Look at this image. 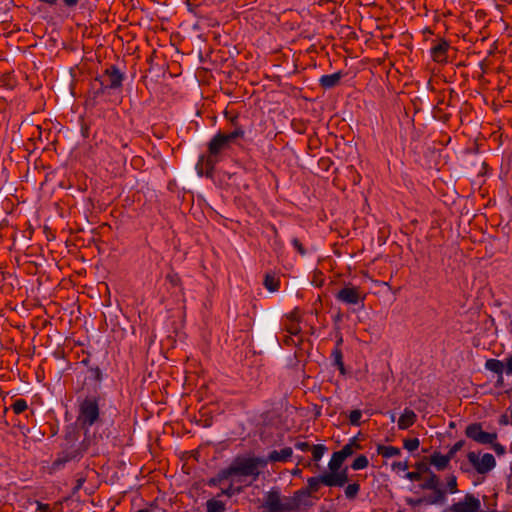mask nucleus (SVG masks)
I'll list each match as a JSON object with an SVG mask.
<instances>
[{
    "instance_id": "1",
    "label": "nucleus",
    "mask_w": 512,
    "mask_h": 512,
    "mask_svg": "<svg viewBox=\"0 0 512 512\" xmlns=\"http://www.w3.org/2000/svg\"><path fill=\"white\" fill-rule=\"evenodd\" d=\"M225 117L230 121L234 129L229 133H216L207 144V155H201L196 165L198 174L203 175L200 165L205 167V176L211 178L214 173L215 166L222 160L224 152L229 150L233 144H237L239 140H244L246 131L243 126L238 124L239 116H229V112L225 111Z\"/></svg>"
},
{
    "instance_id": "2",
    "label": "nucleus",
    "mask_w": 512,
    "mask_h": 512,
    "mask_svg": "<svg viewBox=\"0 0 512 512\" xmlns=\"http://www.w3.org/2000/svg\"><path fill=\"white\" fill-rule=\"evenodd\" d=\"M78 438L79 433L76 429L72 428L70 431H67L64 442L61 445L62 449L52 462V470L58 471L62 469L66 463L80 460L92 445H97L104 439V432L100 433L99 436H97L96 433H93V435H84L81 441H79Z\"/></svg>"
},
{
    "instance_id": "3",
    "label": "nucleus",
    "mask_w": 512,
    "mask_h": 512,
    "mask_svg": "<svg viewBox=\"0 0 512 512\" xmlns=\"http://www.w3.org/2000/svg\"><path fill=\"white\" fill-rule=\"evenodd\" d=\"M266 465V461L260 457L237 456L231 464L221 469L214 477L207 480L209 487H216L224 480L237 478L238 482H242L243 478L251 477L252 481H256L261 473L260 469Z\"/></svg>"
},
{
    "instance_id": "4",
    "label": "nucleus",
    "mask_w": 512,
    "mask_h": 512,
    "mask_svg": "<svg viewBox=\"0 0 512 512\" xmlns=\"http://www.w3.org/2000/svg\"><path fill=\"white\" fill-rule=\"evenodd\" d=\"M125 74L116 66L109 65L105 70L97 75L90 84L86 107L93 108L98 104V100L110 91H121Z\"/></svg>"
},
{
    "instance_id": "5",
    "label": "nucleus",
    "mask_w": 512,
    "mask_h": 512,
    "mask_svg": "<svg viewBox=\"0 0 512 512\" xmlns=\"http://www.w3.org/2000/svg\"><path fill=\"white\" fill-rule=\"evenodd\" d=\"M100 400L99 395H87L78 403L76 423L83 430L85 436L93 435V433H96L97 436L100 434L102 426ZM103 432L105 430L101 431V433ZM104 436L108 438L109 434L104 433Z\"/></svg>"
},
{
    "instance_id": "6",
    "label": "nucleus",
    "mask_w": 512,
    "mask_h": 512,
    "mask_svg": "<svg viewBox=\"0 0 512 512\" xmlns=\"http://www.w3.org/2000/svg\"><path fill=\"white\" fill-rule=\"evenodd\" d=\"M467 438L481 445L493 444L497 440L496 432H486L483 430L482 423L474 422L469 424L465 429Z\"/></svg>"
},
{
    "instance_id": "7",
    "label": "nucleus",
    "mask_w": 512,
    "mask_h": 512,
    "mask_svg": "<svg viewBox=\"0 0 512 512\" xmlns=\"http://www.w3.org/2000/svg\"><path fill=\"white\" fill-rule=\"evenodd\" d=\"M335 298L344 304L357 305L360 309L364 308L365 296L361 295L358 287L345 286L336 293Z\"/></svg>"
},
{
    "instance_id": "8",
    "label": "nucleus",
    "mask_w": 512,
    "mask_h": 512,
    "mask_svg": "<svg viewBox=\"0 0 512 512\" xmlns=\"http://www.w3.org/2000/svg\"><path fill=\"white\" fill-rule=\"evenodd\" d=\"M467 459L479 474H486L496 466V460L491 453H484L481 458L475 452H469Z\"/></svg>"
},
{
    "instance_id": "9",
    "label": "nucleus",
    "mask_w": 512,
    "mask_h": 512,
    "mask_svg": "<svg viewBox=\"0 0 512 512\" xmlns=\"http://www.w3.org/2000/svg\"><path fill=\"white\" fill-rule=\"evenodd\" d=\"M451 512H487L481 509V502L474 494L467 493L462 501L452 504L449 509Z\"/></svg>"
},
{
    "instance_id": "10",
    "label": "nucleus",
    "mask_w": 512,
    "mask_h": 512,
    "mask_svg": "<svg viewBox=\"0 0 512 512\" xmlns=\"http://www.w3.org/2000/svg\"><path fill=\"white\" fill-rule=\"evenodd\" d=\"M281 492L278 487H273L264 494V499L259 507L261 512H281Z\"/></svg>"
},
{
    "instance_id": "11",
    "label": "nucleus",
    "mask_w": 512,
    "mask_h": 512,
    "mask_svg": "<svg viewBox=\"0 0 512 512\" xmlns=\"http://www.w3.org/2000/svg\"><path fill=\"white\" fill-rule=\"evenodd\" d=\"M328 487H343L348 482V468L325 473L324 479Z\"/></svg>"
},
{
    "instance_id": "12",
    "label": "nucleus",
    "mask_w": 512,
    "mask_h": 512,
    "mask_svg": "<svg viewBox=\"0 0 512 512\" xmlns=\"http://www.w3.org/2000/svg\"><path fill=\"white\" fill-rule=\"evenodd\" d=\"M449 48V42L445 39H441L430 49L432 59L437 63L447 62V52Z\"/></svg>"
},
{
    "instance_id": "13",
    "label": "nucleus",
    "mask_w": 512,
    "mask_h": 512,
    "mask_svg": "<svg viewBox=\"0 0 512 512\" xmlns=\"http://www.w3.org/2000/svg\"><path fill=\"white\" fill-rule=\"evenodd\" d=\"M345 74L342 71H337L333 74L322 75L319 79V85L325 89H332L339 85L341 79Z\"/></svg>"
},
{
    "instance_id": "14",
    "label": "nucleus",
    "mask_w": 512,
    "mask_h": 512,
    "mask_svg": "<svg viewBox=\"0 0 512 512\" xmlns=\"http://www.w3.org/2000/svg\"><path fill=\"white\" fill-rule=\"evenodd\" d=\"M343 342L342 338H339L335 344L334 349L331 352V358L333 360V365L336 366L341 375L346 374V368L343 362V354L341 350V344Z\"/></svg>"
},
{
    "instance_id": "15",
    "label": "nucleus",
    "mask_w": 512,
    "mask_h": 512,
    "mask_svg": "<svg viewBox=\"0 0 512 512\" xmlns=\"http://www.w3.org/2000/svg\"><path fill=\"white\" fill-rule=\"evenodd\" d=\"M416 420H417L416 413L411 409L405 408L403 413L401 414V416L398 419V428L400 430H406L409 427H411L412 425H414Z\"/></svg>"
},
{
    "instance_id": "16",
    "label": "nucleus",
    "mask_w": 512,
    "mask_h": 512,
    "mask_svg": "<svg viewBox=\"0 0 512 512\" xmlns=\"http://www.w3.org/2000/svg\"><path fill=\"white\" fill-rule=\"evenodd\" d=\"M415 471L407 472L405 477L410 481H420L423 474L430 472V465L425 461L415 463Z\"/></svg>"
},
{
    "instance_id": "17",
    "label": "nucleus",
    "mask_w": 512,
    "mask_h": 512,
    "mask_svg": "<svg viewBox=\"0 0 512 512\" xmlns=\"http://www.w3.org/2000/svg\"><path fill=\"white\" fill-rule=\"evenodd\" d=\"M425 505H443L446 503V490L444 489H436L433 490V493L427 496H424Z\"/></svg>"
},
{
    "instance_id": "18",
    "label": "nucleus",
    "mask_w": 512,
    "mask_h": 512,
    "mask_svg": "<svg viewBox=\"0 0 512 512\" xmlns=\"http://www.w3.org/2000/svg\"><path fill=\"white\" fill-rule=\"evenodd\" d=\"M297 504V510L301 507H311L314 503L310 500V495L308 490H304L303 488L295 491L292 496Z\"/></svg>"
},
{
    "instance_id": "19",
    "label": "nucleus",
    "mask_w": 512,
    "mask_h": 512,
    "mask_svg": "<svg viewBox=\"0 0 512 512\" xmlns=\"http://www.w3.org/2000/svg\"><path fill=\"white\" fill-rule=\"evenodd\" d=\"M450 462L449 456L442 455L440 452L435 451L430 456V463L429 465H433L438 471H442L447 468L448 464Z\"/></svg>"
},
{
    "instance_id": "20",
    "label": "nucleus",
    "mask_w": 512,
    "mask_h": 512,
    "mask_svg": "<svg viewBox=\"0 0 512 512\" xmlns=\"http://www.w3.org/2000/svg\"><path fill=\"white\" fill-rule=\"evenodd\" d=\"M292 453L293 451L291 447H285L280 451L273 450L269 453L268 460L271 462H286L290 459Z\"/></svg>"
},
{
    "instance_id": "21",
    "label": "nucleus",
    "mask_w": 512,
    "mask_h": 512,
    "mask_svg": "<svg viewBox=\"0 0 512 512\" xmlns=\"http://www.w3.org/2000/svg\"><path fill=\"white\" fill-rule=\"evenodd\" d=\"M324 477H325V473L320 474L318 476L308 478L307 479V487H304L303 489L308 490L309 495L311 496V494L313 492H317L319 490V487L321 484L327 486V482H325V480H323Z\"/></svg>"
},
{
    "instance_id": "22",
    "label": "nucleus",
    "mask_w": 512,
    "mask_h": 512,
    "mask_svg": "<svg viewBox=\"0 0 512 512\" xmlns=\"http://www.w3.org/2000/svg\"><path fill=\"white\" fill-rule=\"evenodd\" d=\"M376 451L379 455L383 456L384 458H390L401 454V450L398 447L386 446L382 444L377 445Z\"/></svg>"
},
{
    "instance_id": "23",
    "label": "nucleus",
    "mask_w": 512,
    "mask_h": 512,
    "mask_svg": "<svg viewBox=\"0 0 512 512\" xmlns=\"http://www.w3.org/2000/svg\"><path fill=\"white\" fill-rule=\"evenodd\" d=\"M231 482L229 486L225 489H221V491L217 494V497L220 498L221 496H227L232 497L234 495H238L243 492L242 486H234L233 482L237 481V478H230Z\"/></svg>"
},
{
    "instance_id": "24",
    "label": "nucleus",
    "mask_w": 512,
    "mask_h": 512,
    "mask_svg": "<svg viewBox=\"0 0 512 512\" xmlns=\"http://www.w3.org/2000/svg\"><path fill=\"white\" fill-rule=\"evenodd\" d=\"M504 362L498 359H488L485 363V368L501 377L504 372Z\"/></svg>"
},
{
    "instance_id": "25",
    "label": "nucleus",
    "mask_w": 512,
    "mask_h": 512,
    "mask_svg": "<svg viewBox=\"0 0 512 512\" xmlns=\"http://www.w3.org/2000/svg\"><path fill=\"white\" fill-rule=\"evenodd\" d=\"M226 505L221 500L212 498L206 502V512H225Z\"/></svg>"
},
{
    "instance_id": "26",
    "label": "nucleus",
    "mask_w": 512,
    "mask_h": 512,
    "mask_svg": "<svg viewBox=\"0 0 512 512\" xmlns=\"http://www.w3.org/2000/svg\"><path fill=\"white\" fill-rule=\"evenodd\" d=\"M263 285L270 292H276L279 289V280L271 274H266L264 277Z\"/></svg>"
},
{
    "instance_id": "27",
    "label": "nucleus",
    "mask_w": 512,
    "mask_h": 512,
    "mask_svg": "<svg viewBox=\"0 0 512 512\" xmlns=\"http://www.w3.org/2000/svg\"><path fill=\"white\" fill-rule=\"evenodd\" d=\"M344 461H345V458H344V457H342V456L338 453V451L334 452V453L332 454V457H331V459H330L329 463H328V468H329V470H330L331 472L338 471V470L341 468V466H342V464H343V462H344Z\"/></svg>"
},
{
    "instance_id": "28",
    "label": "nucleus",
    "mask_w": 512,
    "mask_h": 512,
    "mask_svg": "<svg viewBox=\"0 0 512 512\" xmlns=\"http://www.w3.org/2000/svg\"><path fill=\"white\" fill-rule=\"evenodd\" d=\"M89 377L88 379L97 383H101L103 380V371L100 369L99 366H90L88 369Z\"/></svg>"
},
{
    "instance_id": "29",
    "label": "nucleus",
    "mask_w": 512,
    "mask_h": 512,
    "mask_svg": "<svg viewBox=\"0 0 512 512\" xmlns=\"http://www.w3.org/2000/svg\"><path fill=\"white\" fill-rule=\"evenodd\" d=\"M360 491V484L357 482L350 483L345 488V496L349 500H353L356 498Z\"/></svg>"
},
{
    "instance_id": "30",
    "label": "nucleus",
    "mask_w": 512,
    "mask_h": 512,
    "mask_svg": "<svg viewBox=\"0 0 512 512\" xmlns=\"http://www.w3.org/2000/svg\"><path fill=\"white\" fill-rule=\"evenodd\" d=\"M353 446L360 448V445L356 443L355 438H352L349 441V443L344 445L343 448L338 451V453L346 459L347 457H349L353 454Z\"/></svg>"
},
{
    "instance_id": "31",
    "label": "nucleus",
    "mask_w": 512,
    "mask_h": 512,
    "mask_svg": "<svg viewBox=\"0 0 512 512\" xmlns=\"http://www.w3.org/2000/svg\"><path fill=\"white\" fill-rule=\"evenodd\" d=\"M297 510V504L295 503L294 498L291 497H285L284 501H282L281 504V512H294Z\"/></svg>"
},
{
    "instance_id": "32",
    "label": "nucleus",
    "mask_w": 512,
    "mask_h": 512,
    "mask_svg": "<svg viewBox=\"0 0 512 512\" xmlns=\"http://www.w3.org/2000/svg\"><path fill=\"white\" fill-rule=\"evenodd\" d=\"M313 460L318 462L323 457L324 453L327 451V447L323 444H316L311 447Z\"/></svg>"
},
{
    "instance_id": "33",
    "label": "nucleus",
    "mask_w": 512,
    "mask_h": 512,
    "mask_svg": "<svg viewBox=\"0 0 512 512\" xmlns=\"http://www.w3.org/2000/svg\"><path fill=\"white\" fill-rule=\"evenodd\" d=\"M369 464L368 458L365 455H359L352 463L353 470L365 469Z\"/></svg>"
},
{
    "instance_id": "34",
    "label": "nucleus",
    "mask_w": 512,
    "mask_h": 512,
    "mask_svg": "<svg viewBox=\"0 0 512 512\" xmlns=\"http://www.w3.org/2000/svg\"><path fill=\"white\" fill-rule=\"evenodd\" d=\"M11 408L15 414H21L28 408V405L25 399L19 398L14 401Z\"/></svg>"
},
{
    "instance_id": "35",
    "label": "nucleus",
    "mask_w": 512,
    "mask_h": 512,
    "mask_svg": "<svg viewBox=\"0 0 512 512\" xmlns=\"http://www.w3.org/2000/svg\"><path fill=\"white\" fill-rule=\"evenodd\" d=\"M420 445V441L418 438H408L403 442V446L408 451L416 450Z\"/></svg>"
},
{
    "instance_id": "36",
    "label": "nucleus",
    "mask_w": 512,
    "mask_h": 512,
    "mask_svg": "<svg viewBox=\"0 0 512 512\" xmlns=\"http://www.w3.org/2000/svg\"><path fill=\"white\" fill-rule=\"evenodd\" d=\"M447 491L450 494H455L458 492L457 488V478L455 475H450L447 477Z\"/></svg>"
},
{
    "instance_id": "37",
    "label": "nucleus",
    "mask_w": 512,
    "mask_h": 512,
    "mask_svg": "<svg viewBox=\"0 0 512 512\" xmlns=\"http://www.w3.org/2000/svg\"><path fill=\"white\" fill-rule=\"evenodd\" d=\"M362 417V412L359 409L352 410L349 414V422L353 426L360 425V419Z\"/></svg>"
},
{
    "instance_id": "38",
    "label": "nucleus",
    "mask_w": 512,
    "mask_h": 512,
    "mask_svg": "<svg viewBox=\"0 0 512 512\" xmlns=\"http://www.w3.org/2000/svg\"><path fill=\"white\" fill-rule=\"evenodd\" d=\"M465 445V440H459L457 441L448 451L447 455L449 456L450 460L455 456V454L463 448Z\"/></svg>"
},
{
    "instance_id": "39",
    "label": "nucleus",
    "mask_w": 512,
    "mask_h": 512,
    "mask_svg": "<svg viewBox=\"0 0 512 512\" xmlns=\"http://www.w3.org/2000/svg\"><path fill=\"white\" fill-rule=\"evenodd\" d=\"M426 474H429L428 481L432 484L434 490L443 489L440 485V478L431 469Z\"/></svg>"
},
{
    "instance_id": "40",
    "label": "nucleus",
    "mask_w": 512,
    "mask_h": 512,
    "mask_svg": "<svg viewBox=\"0 0 512 512\" xmlns=\"http://www.w3.org/2000/svg\"><path fill=\"white\" fill-rule=\"evenodd\" d=\"M166 280L173 286L178 287L181 285V278L178 273H169L166 275Z\"/></svg>"
},
{
    "instance_id": "41",
    "label": "nucleus",
    "mask_w": 512,
    "mask_h": 512,
    "mask_svg": "<svg viewBox=\"0 0 512 512\" xmlns=\"http://www.w3.org/2000/svg\"><path fill=\"white\" fill-rule=\"evenodd\" d=\"M408 462L407 461H396L393 462L391 465L392 470L394 471H406L408 469Z\"/></svg>"
},
{
    "instance_id": "42",
    "label": "nucleus",
    "mask_w": 512,
    "mask_h": 512,
    "mask_svg": "<svg viewBox=\"0 0 512 512\" xmlns=\"http://www.w3.org/2000/svg\"><path fill=\"white\" fill-rule=\"evenodd\" d=\"M291 243L300 255H302V256L306 255V249L304 248V246L302 245V243L300 242V240L298 238H293L291 240Z\"/></svg>"
},
{
    "instance_id": "43",
    "label": "nucleus",
    "mask_w": 512,
    "mask_h": 512,
    "mask_svg": "<svg viewBox=\"0 0 512 512\" xmlns=\"http://www.w3.org/2000/svg\"><path fill=\"white\" fill-rule=\"evenodd\" d=\"M491 445L497 455H504L506 453V448L502 444L494 441Z\"/></svg>"
},
{
    "instance_id": "44",
    "label": "nucleus",
    "mask_w": 512,
    "mask_h": 512,
    "mask_svg": "<svg viewBox=\"0 0 512 512\" xmlns=\"http://www.w3.org/2000/svg\"><path fill=\"white\" fill-rule=\"evenodd\" d=\"M407 504H409L413 507L420 506L423 504L425 505L424 496L419 497V498H409V499H407Z\"/></svg>"
},
{
    "instance_id": "45",
    "label": "nucleus",
    "mask_w": 512,
    "mask_h": 512,
    "mask_svg": "<svg viewBox=\"0 0 512 512\" xmlns=\"http://www.w3.org/2000/svg\"><path fill=\"white\" fill-rule=\"evenodd\" d=\"M294 446L296 449L301 450L303 452H307L311 449L310 444L304 441H297Z\"/></svg>"
},
{
    "instance_id": "46",
    "label": "nucleus",
    "mask_w": 512,
    "mask_h": 512,
    "mask_svg": "<svg viewBox=\"0 0 512 512\" xmlns=\"http://www.w3.org/2000/svg\"><path fill=\"white\" fill-rule=\"evenodd\" d=\"M504 372L507 375H512V355L506 358V362L504 363Z\"/></svg>"
},
{
    "instance_id": "47",
    "label": "nucleus",
    "mask_w": 512,
    "mask_h": 512,
    "mask_svg": "<svg viewBox=\"0 0 512 512\" xmlns=\"http://www.w3.org/2000/svg\"><path fill=\"white\" fill-rule=\"evenodd\" d=\"M287 331L290 335L297 336L301 332V328L298 324H292L289 328H287Z\"/></svg>"
},
{
    "instance_id": "48",
    "label": "nucleus",
    "mask_w": 512,
    "mask_h": 512,
    "mask_svg": "<svg viewBox=\"0 0 512 512\" xmlns=\"http://www.w3.org/2000/svg\"><path fill=\"white\" fill-rule=\"evenodd\" d=\"M272 230L274 232V245L281 249L283 245L280 242V239H279V236H278V231H277L276 227L272 226Z\"/></svg>"
},
{
    "instance_id": "49",
    "label": "nucleus",
    "mask_w": 512,
    "mask_h": 512,
    "mask_svg": "<svg viewBox=\"0 0 512 512\" xmlns=\"http://www.w3.org/2000/svg\"><path fill=\"white\" fill-rule=\"evenodd\" d=\"M419 488L421 490H434V487L432 486V484L428 481V478L425 479V481L423 483H421L419 485Z\"/></svg>"
},
{
    "instance_id": "50",
    "label": "nucleus",
    "mask_w": 512,
    "mask_h": 512,
    "mask_svg": "<svg viewBox=\"0 0 512 512\" xmlns=\"http://www.w3.org/2000/svg\"><path fill=\"white\" fill-rule=\"evenodd\" d=\"M37 510H39L41 512H51L50 511V506L48 504H44V503H41V502L37 503Z\"/></svg>"
},
{
    "instance_id": "51",
    "label": "nucleus",
    "mask_w": 512,
    "mask_h": 512,
    "mask_svg": "<svg viewBox=\"0 0 512 512\" xmlns=\"http://www.w3.org/2000/svg\"><path fill=\"white\" fill-rule=\"evenodd\" d=\"M498 423L500 425H503V426H506L510 423L509 419H508V416L506 414H502L500 417H499V420H498Z\"/></svg>"
},
{
    "instance_id": "52",
    "label": "nucleus",
    "mask_w": 512,
    "mask_h": 512,
    "mask_svg": "<svg viewBox=\"0 0 512 512\" xmlns=\"http://www.w3.org/2000/svg\"><path fill=\"white\" fill-rule=\"evenodd\" d=\"M84 482H85V478H83V477L78 478L76 481V485L74 487V492H77L78 490H80L82 488Z\"/></svg>"
},
{
    "instance_id": "53",
    "label": "nucleus",
    "mask_w": 512,
    "mask_h": 512,
    "mask_svg": "<svg viewBox=\"0 0 512 512\" xmlns=\"http://www.w3.org/2000/svg\"><path fill=\"white\" fill-rule=\"evenodd\" d=\"M89 126L86 124L81 125V134L84 138L89 137Z\"/></svg>"
},
{
    "instance_id": "54",
    "label": "nucleus",
    "mask_w": 512,
    "mask_h": 512,
    "mask_svg": "<svg viewBox=\"0 0 512 512\" xmlns=\"http://www.w3.org/2000/svg\"><path fill=\"white\" fill-rule=\"evenodd\" d=\"M65 5L68 7L76 6L78 3V0H63Z\"/></svg>"
},
{
    "instance_id": "55",
    "label": "nucleus",
    "mask_w": 512,
    "mask_h": 512,
    "mask_svg": "<svg viewBox=\"0 0 512 512\" xmlns=\"http://www.w3.org/2000/svg\"><path fill=\"white\" fill-rule=\"evenodd\" d=\"M81 364L87 366L88 368L90 367V358L86 357L84 358L82 361H81Z\"/></svg>"
},
{
    "instance_id": "56",
    "label": "nucleus",
    "mask_w": 512,
    "mask_h": 512,
    "mask_svg": "<svg viewBox=\"0 0 512 512\" xmlns=\"http://www.w3.org/2000/svg\"><path fill=\"white\" fill-rule=\"evenodd\" d=\"M292 342H293V339L290 336L286 337V339H285L286 344H290Z\"/></svg>"
},
{
    "instance_id": "57",
    "label": "nucleus",
    "mask_w": 512,
    "mask_h": 512,
    "mask_svg": "<svg viewBox=\"0 0 512 512\" xmlns=\"http://www.w3.org/2000/svg\"><path fill=\"white\" fill-rule=\"evenodd\" d=\"M136 512H152V511L150 509H148V508H144V509H139Z\"/></svg>"
},
{
    "instance_id": "58",
    "label": "nucleus",
    "mask_w": 512,
    "mask_h": 512,
    "mask_svg": "<svg viewBox=\"0 0 512 512\" xmlns=\"http://www.w3.org/2000/svg\"><path fill=\"white\" fill-rule=\"evenodd\" d=\"M395 418H396L395 413H391V414H390V420H391L392 422H394V421H395Z\"/></svg>"
},
{
    "instance_id": "59",
    "label": "nucleus",
    "mask_w": 512,
    "mask_h": 512,
    "mask_svg": "<svg viewBox=\"0 0 512 512\" xmlns=\"http://www.w3.org/2000/svg\"><path fill=\"white\" fill-rule=\"evenodd\" d=\"M449 427H450V428H455V427H456L455 422L451 421V422L449 423Z\"/></svg>"
},
{
    "instance_id": "60",
    "label": "nucleus",
    "mask_w": 512,
    "mask_h": 512,
    "mask_svg": "<svg viewBox=\"0 0 512 512\" xmlns=\"http://www.w3.org/2000/svg\"><path fill=\"white\" fill-rule=\"evenodd\" d=\"M509 410H510V417H511L510 424L512 425V409H511V408H509Z\"/></svg>"
},
{
    "instance_id": "61",
    "label": "nucleus",
    "mask_w": 512,
    "mask_h": 512,
    "mask_svg": "<svg viewBox=\"0 0 512 512\" xmlns=\"http://www.w3.org/2000/svg\"><path fill=\"white\" fill-rule=\"evenodd\" d=\"M490 505L496 506V501L494 503L490 502Z\"/></svg>"
},
{
    "instance_id": "62",
    "label": "nucleus",
    "mask_w": 512,
    "mask_h": 512,
    "mask_svg": "<svg viewBox=\"0 0 512 512\" xmlns=\"http://www.w3.org/2000/svg\"><path fill=\"white\" fill-rule=\"evenodd\" d=\"M490 505L496 506V501L494 503L490 502Z\"/></svg>"
},
{
    "instance_id": "63",
    "label": "nucleus",
    "mask_w": 512,
    "mask_h": 512,
    "mask_svg": "<svg viewBox=\"0 0 512 512\" xmlns=\"http://www.w3.org/2000/svg\"><path fill=\"white\" fill-rule=\"evenodd\" d=\"M336 318H337L338 320H340V319H341V316H340V315H336Z\"/></svg>"
}]
</instances>
